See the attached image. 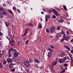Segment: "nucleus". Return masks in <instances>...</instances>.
Instances as JSON below:
<instances>
[{
    "label": "nucleus",
    "instance_id": "nucleus-1",
    "mask_svg": "<svg viewBox=\"0 0 73 73\" xmlns=\"http://www.w3.org/2000/svg\"><path fill=\"white\" fill-rule=\"evenodd\" d=\"M11 52H13L14 53H17V51L16 49H13V48L10 49L9 51V54H8V56L9 57H11L12 56L10 53Z\"/></svg>",
    "mask_w": 73,
    "mask_h": 73
},
{
    "label": "nucleus",
    "instance_id": "nucleus-2",
    "mask_svg": "<svg viewBox=\"0 0 73 73\" xmlns=\"http://www.w3.org/2000/svg\"><path fill=\"white\" fill-rule=\"evenodd\" d=\"M23 64L24 66H26L27 68H29L31 66V65L29 64V62L27 60H25L23 62Z\"/></svg>",
    "mask_w": 73,
    "mask_h": 73
},
{
    "label": "nucleus",
    "instance_id": "nucleus-3",
    "mask_svg": "<svg viewBox=\"0 0 73 73\" xmlns=\"http://www.w3.org/2000/svg\"><path fill=\"white\" fill-rule=\"evenodd\" d=\"M13 54L15 55L12 57V59L14 61H15L16 60V57H18V54H19V53H14Z\"/></svg>",
    "mask_w": 73,
    "mask_h": 73
},
{
    "label": "nucleus",
    "instance_id": "nucleus-4",
    "mask_svg": "<svg viewBox=\"0 0 73 73\" xmlns=\"http://www.w3.org/2000/svg\"><path fill=\"white\" fill-rule=\"evenodd\" d=\"M62 34L61 33H58L56 36V39H58L61 36Z\"/></svg>",
    "mask_w": 73,
    "mask_h": 73
},
{
    "label": "nucleus",
    "instance_id": "nucleus-5",
    "mask_svg": "<svg viewBox=\"0 0 73 73\" xmlns=\"http://www.w3.org/2000/svg\"><path fill=\"white\" fill-rule=\"evenodd\" d=\"M50 31L51 33H53V32H54L55 31V28L53 27H51L50 29Z\"/></svg>",
    "mask_w": 73,
    "mask_h": 73
},
{
    "label": "nucleus",
    "instance_id": "nucleus-6",
    "mask_svg": "<svg viewBox=\"0 0 73 73\" xmlns=\"http://www.w3.org/2000/svg\"><path fill=\"white\" fill-rule=\"evenodd\" d=\"M29 30V29L28 28H27L25 30V33L23 35V36H25V35L28 33V31Z\"/></svg>",
    "mask_w": 73,
    "mask_h": 73
},
{
    "label": "nucleus",
    "instance_id": "nucleus-7",
    "mask_svg": "<svg viewBox=\"0 0 73 73\" xmlns=\"http://www.w3.org/2000/svg\"><path fill=\"white\" fill-rule=\"evenodd\" d=\"M50 15H48L45 16V20L46 22L48 21V19L50 18Z\"/></svg>",
    "mask_w": 73,
    "mask_h": 73
},
{
    "label": "nucleus",
    "instance_id": "nucleus-8",
    "mask_svg": "<svg viewBox=\"0 0 73 73\" xmlns=\"http://www.w3.org/2000/svg\"><path fill=\"white\" fill-rule=\"evenodd\" d=\"M53 12L54 13V15L56 16H59V14L57 12V11L54 10V11H53Z\"/></svg>",
    "mask_w": 73,
    "mask_h": 73
},
{
    "label": "nucleus",
    "instance_id": "nucleus-9",
    "mask_svg": "<svg viewBox=\"0 0 73 73\" xmlns=\"http://www.w3.org/2000/svg\"><path fill=\"white\" fill-rule=\"evenodd\" d=\"M7 62L9 63L12 61V59L11 58H7Z\"/></svg>",
    "mask_w": 73,
    "mask_h": 73
},
{
    "label": "nucleus",
    "instance_id": "nucleus-10",
    "mask_svg": "<svg viewBox=\"0 0 73 73\" xmlns=\"http://www.w3.org/2000/svg\"><path fill=\"white\" fill-rule=\"evenodd\" d=\"M2 14L3 15L6 16L7 15V12L6 11H4L2 12Z\"/></svg>",
    "mask_w": 73,
    "mask_h": 73
},
{
    "label": "nucleus",
    "instance_id": "nucleus-11",
    "mask_svg": "<svg viewBox=\"0 0 73 73\" xmlns=\"http://www.w3.org/2000/svg\"><path fill=\"white\" fill-rule=\"evenodd\" d=\"M64 48H66V49H68V51H70V48L68 46H64Z\"/></svg>",
    "mask_w": 73,
    "mask_h": 73
},
{
    "label": "nucleus",
    "instance_id": "nucleus-12",
    "mask_svg": "<svg viewBox=\"0 0 73 73\" xmlns=\"http://www.w3.org/2000/svg\"><path fill=\"white\" fill-rule=\"evenodd\" d=\"M4 15L2 14V12L0 11V17H1V19H3L4 18Z\"/></svg>",
    "mask_w": 73,
    "mask_h": 73
},
{
    "label": "nucleus",
    "instance_id": "nucleus-13",
    "mask_svg": "<svg viewBox=\"0 0 73 73\" xmlns=\"http://www.w3.org/2000/svg\"><path fill=\"white\" fill-rule=\"evenodd\" d=\"M52 56V53L50 52H49L48 54V58H50Z\"/></svg>",
    "mask_w": 73,
    "mask_h": 73
},
{
    "label": "nucleus",
    "instance_id": "nucleus-14",
    "mask_svg": "<svg viewBox=\"0 0 73 73\" xmlns=\"http://www.w3.org/2000/svg\"><path fill=\"white\" fill-rule=\"evenodd\" d=\"M54 11V9L51 8L49 9V13H52V12H53V11Z\"/></svg>",
    "mask_w": 73,
    "mask_h": 73
},
{
    "label": "nucleus",
    "instance_id": "nucleus-15",
    "mask_svg": "<svg viewBox=\"0 0 73 73\" xmlns=\"http://www.w3.org/2000/svg\"><path fill=\"white\" fill-rule=\"evenodd\" d=\"M59 62L60 64H61V63H63L64 62V61L62 59H59Z\"/></svg>",
    "mask_w": 73,
    "mask_h": 73
},
{
    "label": "nucleus",
    "instance_id": "nucleus-16",
    "mask_svg": "<svg viewBox=\"0 0 73 73\" xmlns=\"http://www.w3.org/2000/svg\"><path fill=\"white\" fill-rule=\"evenodd\" d=\"M7 10L8 11L9 13H10V14H13V12L11 10V9H7Z\"/></svg>",
    "mask_w": 73,
    "mask_h": 73
},
{
    "label": "nucleus",
    "instance_id": "nucleus-17",
    "mask_svg": "<svg viewBox=\"0 0 73 73\" xmlns=\"http://www.w3.org/2000/svg\"><path fill=\"white\" fill-rule=\"evenodd\" d=\"M34 61L35 62H36V63H37L38 64H39V63H40V61L38 60L35 59L34 60Z\"/></svg>",
    "mask_w": 73,
    "mask_h": 73
},
{
    "label": "nucleus",
    "instance_id": "nucleus-18",
    "mask_svg": "<svg viewBox=\"0 0 73 73\" xmlns=\"http://www.w3.org/2000/svg\"><path fill=\"white\" fill-rule=\"evenodd\" d=\"M56 64H57V62H52V66H54L55 65H56Z\"/></svg>",
    "mask_w": 73,
    "mask_h": 73
},
{
    "label": "nucleus",
    "instance_id": "nucleus-19",
    "mask_svg": "<svg viewBox=\"0 0 73 73\" xmlns=\"http://www.w3.org/2000/svg\"><path fill=\"white\" fill-rule=\"evenodd\" d=\"M48 50L50 51V52L52 53V52H53V50L50 48H48Z\"/></svg>",
    "mask_w": 73,
    "mask_h": 73
},
{
    "label": "nucleus",
    "instance_id": "nucleus-20",
    "mask_svg": "<svg viewBox=\"0 0 73 73\" xmlns=\"http://www.w3.org/2000/svg\"><path fill=\"white\" fill-rule=\"evenodd\" d=\"M42 25V24L39 23V24L38 27H39L40 29H41L42 28V25Z\"/></svg>",
    "mask_w": 73,
    "mask_h": 73
},
{
    "label": "nucleus",
    "instance_id": "nucleus-21",
    "mask_svg": "<svg viewBox=\"0 0 73 73\" xmlns=\"http://www.w3.org/2000/svg\"><path fill=\"white\" fill-rule=\"evenodd\" d=\"M9 69H12V68H13V66L10 64V65H9Z\"/></svg>",
    "mask_w": 73,
    "mask_h": 73
},
{
    "label": "nucleus",
    "instance_id": "nucleus-22",
    "mask_svg": "<svg viewBox=\"0 0 73 73\" xmlns=\"http://www.w3.org/2000/svg\"><path fill=\"white\" fill-rule=\"evenodd\" d=\"M58 21L59 23H62L64 21V20L62 19H61L60 20H58Z\"/></svg>",
    "mask_w": 73,
    "mask_h": 73
},
{
    "label": "nucleus",
    "instance_id": "nucleus-23",
    "mask_svg": "<svg viewBox=\"0 0 73 73\" xmlns=\"http://www.w3.org/2000/svg\"><path fill=\"white\" fill-rule=\"evenodd\" d=\"M5 25L7 27H8V26H9V25H8V23H7V22L6 21L5 22Z\"/></svg>",
    "mask_w": 73,
    "mask_h": 73
},
{
    "label": "nucleus",
    "instance_id": "nucleus-24",
    "mask_svg": "<svg viewBox=\"0 0 73 73\" xmlns=\"http://www.w3.org/2000/svg\"><path fill=\"white\" fill-rule=\"evenodd\" d=\"M13 9L14 11H16L17 9H16V8L15 7H13Z\"/></svg>",
    "mask_w": 73,
    "mask_h": 73
},
{
    "label": "nucleus",
    "instance_id": "nucleus-25",
    "mask_svg": "<svg viewBox=\"0 0 73 73\" xmlns=\"http://www.w3.org/2000/svg\"><path fill=\"white\" fill-rule=\"evenodd\" d=\"M68 65V64L65 63L63 65V66H64V67H65V66H67Z\"/></svg>",
    "mask_w": 73,
    "mask_h": 73
},
{
    "label": "nucleus",
    "instance_id": "nucleus-26",
    "mask_svg": "<svg viewBox=\"0 0 73 73\" xmlns=\"http://www.w3.org/2000/svg\"><path fill=\"white\" fill-rule=\"evenodd\" d=\"M11 71L12 72H14L15 71V68H13L11 70Z\"/></svg>",
    "mask_w": 73,
    "mask_h": 73
},
{
    "label": "nucleus",
    "instance_id": "nucleus-27",
    "mask_svg": "<svg viewBox=\"0 0 73 73\" xmlns=\"http://www.w3.org/2000/svg\"><path fill=\"white\" fill-rule=\"evenodd\" d=\"M3 67V64H2V63H0V68L1 69Z\"/></svg>",
    "mask_w": 73,
    "mask_h": 73
},
{
    "label": "nucleus",
    "instance_id": "nucleus-28",
    "mask_svg": "<svg viewBox=\"0 0 73 73\" xmlns=\"http://www.w3.org/2000/svg\"><path fill=\"white\" fill-rule=\"evenodd\" d=\"M3 65H5L6 64H7V61L6 60H5L4 61L3 63Z\"/></svg>",
    "mask_w": 73,
    "mask_h": 73
},
{
    "label": "nucleus",
    "instance_id": "nucleus-29",
    "mask_svg": "<svg viewBox=\"0 0 73 73\" xmlns=\"http://www.w3.org/2000/svg\"><path fill=\"white\" fill-rule=\"evenodd\" d=\"M46 31L47 33H49V29H46Z\"/></svg>",
    "mask_w": 73,
    "mask_h": 73
},
{
    "label": "nucleus",
    "instance_id": "nucleus-30",
    "mask_svg": "<svg viewBox=\"0 0 73 73\" xmlns=\"http://www.w3.org/2000/svg\"><path fill=\"white\" fill-rule=\"evenodd\" d=\"M0 11H4L3 8L0 7Z\"/></svg>",
    "mask_w": 73,
    "mask_h": 73
},
{
    "label": "nucleus",
    "instance_id": "nucleus-31",
    "mask_svg": "<svg viewBox=\"0 0 73 73\" xmlns=\"http://www.w3.org/2000/svg\"><path fill=\"white\" fill-rule=\"evenodd\" d=\"M65 72V70H63L62 71H61L60 73H64V72Z\"/></svg>",
    "mask_w": 73,
    "mask_h": 73
},
{
    "label": "nucleus",
    "instance_id": "nucleus-32",
    "mask_svg": "<svg viewBox=\"0 0 73 73\" xmlns=\"http://www.w3.org/2000/svg\"><path fill=\"white\" fill-rule=\"evenodd\" d=\"M17 12L19 13H20L21 12H20V10L19 9H17Z\"/></svg>",
    "mask_w": 73,
    "mask_h": 73
},
{
    "label": "nucleus",
    "instance_id": "nucleus-33",
    "mask_svg": "<svg viewBox=\"0 0 73 73\" xmlns=\"http://www.w3.org/2000/svg\"><path fill=\"white\" fill-rule=\"evenodd\" d=\"M63 8H64V9L65 10H66L67 9H66V6H63Z\"/></svg>",
    "mask_w": 73,
    "mask_h": 73
},
{
    "label": "nucleus",
    "instance_id": "nucleus-34",
    "mask_svg": "<svg viewBox=\"0 0 73 73\" xmlns=\"http://www.w3.org/2000/svg\"><path fill=\"white\" fill-rule=\"evenodd\" d=\"M29 40H27L26 41V45H27V44H28V42H29Z\"/></svg>",
    "mask_w": 73,
    "mask_h": 73
},
{
    "label": "nucleus",
    "instance_id": "nucleus-35",
    "mask_svg": "<svg viewBox=\"0 0 73 73\" xmlns=\"http://www.w3.org/2000/svg\"><path fill=\"white\" fill-rule=\"evenodd\" d=\"M52 18H53V19H56V16L54 15L52 16Z\"/></svg>",
    "mask_w": 73,
    "mask_h": 73
},
{
    "label": "nucleus",
    "instance_id": "nucleus-36",
    "mask_svg": "<svg viewBox=\"0 0 73 73\" xmlns=\"http://www.w3.org/2000/svg\"><path fill=\"white\" fill-rule=\"evenodd\" d=\"M66 60V57H64L63 58V61H65V60Z\"/></svg>",
    "mask_w": 73,
    "mask_h": 73
},
{
    "label": "nucleus",
    "instance_id": "nucleus-37",
    "mask_svg": "<svg viewBox=\"0 0 73 73\" xmlns=\"http://www.w3.org/2000/svg\"><path fill=\"white\" fill-rule=\"evenodd\" d=\"M50 47L52 48V49H54V47L52 45H50Z\"/></svg>",
    "mask_w": 73,
    "mask_h": 73
},
{
    "label": "nucleus",
    "instance_id": "nucleus-38",
    "mask_svg": "<svg viewBox=\"0 0 73 73\" xmlns=\"http://www.w3.org/2000/svg\"><path fill=\"white\" fill-rule=\"evenodd\" d=\"M65 38H63L62 39H61V42H63V41H64V39Z\"/></svg>",
    "mask_w": 73,
    "mask_h": 73
},
{
    "label": "nucleus",
    "instance_id": "nucleus-39",
    "mask_svg": "<svg viewBox=\"0 0 73 73\" xmlns=\"http://www.w3.org/2000/svg\"><path fill=\"white\" fill-rule=\"evenodd\" d=\"M29 60L30 62H33V60H32L31 59L29 58Z\"/></svg>",
    "mask_w": 73,
    "mask_h": 73
},
{
    "label": "nucleus",
    "instance_id": "nucleus-40",
    "mask_svg": "<svg viewBox=\"0 0 73 73\" xmlns=\"http://www.w3.org/2000/svg\"><path fill=\"white\" fill-rule=\"evenodd\" d=\"M29 25H30V26H33V24H32L31 23H30L29 24Z\"/></svg>",
    "mask_w": 73,
    "mask_h": 73
},
{
    "label": "nucleus",
    "instance_id": "nucleus-41",
    "mask_svg": "<svg viewBox=\"0 0 73 73\" xmlns=\"http://www.w3.org/2000/svg\"><path fill=\"white\" fill-rule=\"evenodd\" d=\"M60 26H58L57 27V30H60Z\"/></svg>",
    "mask_w": 73,
    "mask_h": 73
},
{
    "label": "nucleus",
    "instance_id": "nucleus-42",
    "mask_svg": "<svg viewBox=\"0 0 73 73\" xmlns=\"http://www.w3.org/2000/svg\"><path fill=\"white\" fill-rule=\"evenodd\" d=\"M10 65L13 66V65H16V64L15 63H11V64H10Z\"/></svg>",
    "mask_w": 73,
    "mask_h": 73
},
{
    "label": "nucleus",
    "instance_id": "nucleus-43",
    "mask_svg": "<svg viewBox=\"0 0 73 73\" xmlns=\"http://www.w3.org/2000/svg\"><path fill=\"white\" fill-rule=\"evenodd\" d=\"M3 7H5L6 6V4L5 3H3Z\"/></svg>",
    "mask_w": 73,
    "mask_h": 73
},
{
    "label": "nucleus",
    "instance_id": "nucleus-44",
    "mask_svg": "<svg viewBox=\"0 0 73 73\" xmlns=\"http://www.w3.org/2000/svg\"><path fill=\"white\" fill-rule=\"evenodd\" d=\"M70 52L71 53H72V54H73V50H70Z\"/></svg>",
    "mask_w": 73,
    "mask_h": 73
},
{
    "label": "nucleus",
    "instance_id": "nucleus-45",
    "mask_svg": "<svg viewBox=\"0 0 73 73\" xmlns=\"http://www.w3.org/2000/svg\"><path fill=\"white\" fill-rule=\"evenodd\" d=\"M62 34L63 35H65V32L63 31L62 32Z\"/></svg>",
    "mask_w": 73,
    "mask_h": 73
},
{
    "label": "nucleus",
    "instance_id": "nucleus-46",
    "mask_svg": "<svg viewBox=\"0 0 73 73\" xmlns=\"http://www.w3.org/2000/svg\"><path fill=\"white\" fill-rule=\"evenodd\" d=\"M18 45H20V44H21V43L19 41L18 42Z\"/></svg>",
    "mask_w": 73,
    "mask_h": 73
},
{
    "label": "nucleus",
    "instance_id": "nucleus-47",
    "mask_svg": "<svg viewBox=\"0 0 73 73\" xmlns=\"http://www.w3.org/2000/svg\"><path fill=\"white\" fill-rule=\"evenodd\" d=\"M11 42H15V41H14V40H13V39H12L11 40Z\"/></svg>",
    "mask_w": 73,
    "mask_h": 73
},
{
    "label": "nucleus",
    "instance_id": "nucleus-48",
    "mask_svg": "<svg viewBox=\"0 0 73 73\" xmlns=\"http://www.w3.org/2000/svg\"><path fill=\"white\" fill-rule=\"evenodd\" d=\"M3 34L1 32H0V35L1 36H3Z\"/></svg>",
    "mask_w": 73,
    "mask_h": 73
},
{
    "label": "nucleus",
    "instance_id": "nucleus-49",
    "mask_svg": "<svg viewBox=\"0 0 73 73\" xmlns=\"http://www.w3.org/2000/svg\"><path fill=\"white\" fill-rule=\"evenodd\" d=\"M65 40H66V41H69V40H68V39L66 38L65 39Z\"/></svg>",
    "mask_w": 73,
    "mask_h": 73
},
{
    "label": "nucleus",
    "instance_id": "nucleus-50",
    "mask_svg": "<svg viewBox=\"0 0 73 73\" xmlns=\"http://www.w3.org/2000/svg\"><path fill=\"white\" fill-rule=\"evenodd\" d=\"M70 42H73V38L72 40H70Z\"/></svg>",
    "mask_w": 73,
    "mask_h": 73
},
{
    "label": "nucleus",
    "instance_id": "nucleus-51",
    "mask_svg": "<svg viewBox=\"0 0 73 73\" xmlns=\"http://www.w3.org/2000/svg\"><path fill=\"white\" fill-rule=\"evenodd\" d=\"M66 35L65 34V35H63V38H65V35Z\"/></svg>",
    "mask_w": 73,
    "mask_h": 73
},
{
    "label": "nucleus",
    "instance_id": "nucleus-52",
    "mask_svg": "<svg viewBox=\"0 0 73 73\" xmlns=\"http://www.w3.org/2000/svg\"><path fill=\"white\" fill-rule=\"evenodd\" d=\"M1 57H2V54H1L0 53V58Z\"/></svg>",
    "mask_w": 73,
    "mask_h": 73
},
{
    "label": "nucleus",
    "instance_id": "nucleus-53",
    "mask_svg": "<svg viewBox=\"0 0 73 73\" xmlns=\"http://www.w3.org/2000/svg\"><path fill=\"white\" fill-rule=\"evenodd\" d=\"M2 52L3 53H5V51H4V50H3L2 51Z\"/></svg>",
    "mask_w": 73,
    "mask_h": 73
},
{
    "label": "nucleus",
    "instance_id": "nucleus-54",
    "mask_svg": "<svg viewBox=\"0 0 73 73\" xmlns=\"http://www.w3.org/2000/svg\"><path fill=\"white\" fill-rule=\"evenodd\" d=\"M67 58L68 60H70V59H69V57L68 56V57H67Z\"/></svg>",
    "mask_w": 73,
    "mask_h": 73
},
{
    "label": "nucleus",
    "instance_id": "nucleus-55",
    "mask_svg": "<svg viewBox=\"0 0 73 73\" xmlns=\"http://www.w3.org/2000/svg\"><path fill=\"white\" fill-rule=\"evenodd\" d=\"M41 13L42 15L44 14V12H43V11L41 12Z\"/></svg>",
    "mask_w": 73,
    "mask_h": 73
},
{
    "label": "nucleus",
    "instance_id": "nucleus-56",
    "mask_svg": "<svg viewBox=\"0 0 73 73\" xmlns=\"http://www.w3.org/2000/svg\"><path fill=\"white\" fill-rule=\"evenodd\" d=\"M66 33L67 35H69V32L68 31H67Z\"/></svg>",
    "mask_w": 73,
    "mask_h": 73
},
{
    "label": "nucleus",
    "instance_id": "nucleus-57",
    "mask_svg": "<svg viewBox=\"0 0 73 73\" xmlns=\"http://www.w3.org/2000/svg\"><path fill=\"white\" fill-rule=\"evenodd\" d=\"M7 3H8V4H10V2L9 1H7Z\"/></svg>",
    "mask_w": 73,
    "mask_h": 73
},
{
    "label": "nucleus",
    "instance_id": "nucleus-58",
    "mask_svg": "<svg viewBox=\"0 0 73 73\" xmlns=\"http://www.w3.org/2000/svg\"><path fill=\"white\" fill-rule=\"evenodd\" d=\"M69 62V61L68 60V61H66V62L67 63V62Z\"/></svg>",
    "mask_w": 73,
    "mask_h": 73
},
{
    "label": "nucleus",
    "instance_id": "nucleus-59",
    "mask_svg": "<svg viewBox=\"0 0 73 73\" xmlns=\"http://www.w3.org/2000/svg\"><path fill=\"white\" fill-rule=\"evenodd\" d=\"M56 9L57 10H59V9H58V8L56 7Z\"/></svg>",
    "mask_w": 73,
    "mask_h": 73
},
{
    "label": "nucleus",
    "instance_id": "nucleus-60",
    "mask_svg": "<svg viewBox=\"0 0 73 73\" xmlns=\"http://www.w3.org/2000/svg\"><path fill=\"white\" fill-rule=\"evenodd\" d=\"M71 61L72 62H73V59H71Z\"/></svg>",
    "mask_w": 73,
    "mask_h": 73
},
{
    "label": "nucleus",
    "instance_id": "nucleus-61",
    "mask_svg": "<svg viewBox=\"0 0 73 73\" xmlns=\"http://www.w3.org/2000/svg\"><path fill=\"white\" fill-rule=\"evenodd\" d=\"M21 70H22V71H23V69H22V68H21Z\"/></svg>",
    "mask_w": 73,
    "mask_h": 73
},
{
    "label": "nucleus",
    "instance_id": "nucleus-62",
    "mask_svg": "<svg viewBox=\"0 0 73 73\" xmlns=\"http://www.w3.org/2000/svg\"><path fill=\"white\" fill-rule=\"evenodd\" d=\"M6 38H7L8 39V36H6Z\"/></svg>",
    "mask_w": 73,
    "mask_h": 73
},
{
    "label": "nucleus",
    "instance_id": "nucleus-63",
    "mask_svg": "<svg viewBox=\"0 0 73 73\" xmlns=\"http://www.w3.org/2000/svg\"><path fill=\"white\" fill-rule=\"evenodd\" d=\"M50 38H52L53 37V36H50Z\"/></svg>",
    "mask_w": 73,
    "mask_h": 73
},
{
    "label": "nucleus",
    "instance_id": "nucleus-64",
    "mask_svg": "<svg viewBox=\"0 0 73 73\" xmlns=\"http://www.w3.org/2000/svg\"><path fill=\"white\" fill-rule=\"evenodd\" d=\"M7 39H8V40H10V39H9V38H8Z\"/></svg>",
    "mask_w": 73,
    "mask_h": 73
}]
</instances>
